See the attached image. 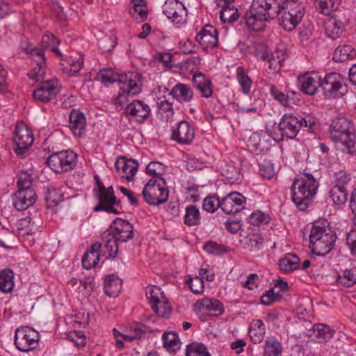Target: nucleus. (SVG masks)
Returning <instances> with one entry per match:
<instances>
[{
  "label": "nucleus",
  "mask_w": 356,
  "mask_h": 356,
  "mask_svg": "<svg viewBox=\"0 0 356 356\" xmlns=\"http://www.w3.org/2000/svg\"><path fill=\"white\" fill-rule=\"evenodd\" d=\"M116 45L115 39L106 37L98 40L99 47L104 51H111Z\"/></svg>",
  "instance_id": "nucleus-64"
},
{
  "label": "nucleus",
  "mask_w": 356,
  "mask_h": 356,
  "mask_svg": "<svg viewBox=\"0 0 356 356\" xmlns=\"http://www.w3.org/2000/svg\"><path fill=\"white\" fill-rule=\"evenodd\" d=\"M297 87L303 93L312 95V74L307 72L297 78Z\"/></svg>",
  "instance_id": "nucleus-48"
},
{
  "label": "nucleus",
  "mask_w": 356,
  "mask_h": 356,
  "mask_svg": "<svg viewBox=\"0 0 356 356\" xmlns=\"http://www.w3.org/2000/svg\"><path fill=\"white\" fill-rule=\"evenodd\" d=\"M334 333L327 325L317 323L313 325V341L317 343H325L329 341Z\"/></svg>",
  "instance_id": "nucleus-31"
},
{
  "label": "nucleus",
  "mask_w": 356,
  "mask_h": 356,
  "mask_svg": "<svg viewBox=\"0 0 356 356\" xmlns=\"http://www.w3.org/2000/svg\"><path fill=\"white\" fill-rule=\"evenodd\" d=\"M121 243L109 230L108 233L104 236L103 239V248L104 251L108 255L107 258H115L116 257L119 247L118 244Z\"/></svg>",
  "instance_id": "nucleus-32"
},
{
  "label": "nucleus",
  "mask_w": 356,
  "mask_h": 356,
  "mask_svg": "<svg viewBox=\"0 0 356 356\" xmlns=\"http://www.w3.org/2000/svg\"><path fill=\"white\" fill-rule=\"evenodd\" d=\"M150 113L149 106L140 100H134L126 107V113L134 117L140 123L147 119Z\"/></svg>",
  "instance_id": "nucleus-25"
},
{
  "label": "nucleus",
  "mask_w": 356,
  "mask_h": 356,
  "mask_svg": "<svg viewBox=\"0 0 356 356\" xmlns=\"http://www.w3.org/2000/svg\"><path fill=\"white\" fill-rule=\"evenodd\" d=\"M36 200L34 190L18 189L13 197V205L18 211H22L32 206Z\"/></svg>",
  "instance_id": "nucleus-23"
},
{
  "label": "nucleus",
  "mask_w": 356,
  "mask_h": 356,
  "mask_svg": "<svg viewBox=\"0 0 356 356\" xmlns=\"http://www.w3.org/2000/svg\"><path fill=\"white\" fill-rule=\"evenodd\" d=\"M146 296L152 307H155L156 304L165 296L161 289L156 286H149L146 288Z\"/></svg>",
  "instance_id": "nucleus-49"
},
{
  "label": "nucleus",
  "mask_w": 356,
  "mask_h": 356,
  "mask_svg": "<svg viewBox=\"0 0 356 356\" xmlns=\"http://www.w3.org/2000/svg\"><path fill=\"white\" fill-rule=\"evenodd\" d=\"M146 172L149 175H152L154 179L158 177H162L161 176L165 172V166L162 163L152 161L147 165Z\"/></svg>",
  "instance_id": "nucleus-56"
},
{
  "label": "nucleus",
  "mask_w": 356,
  "mask_h": 356,
  "mask_svg": "<svg viewBox=\"0 0 356 356\" xmlns=\"http://www.w3.org/2000/svg\"><path fill=\"white\" fill-rule=\"evenodd\" d=\"M204 250L209 254L213 255H220L226 251L222 245L213 241L207 242L204 245Z\"/></svg>",
  "instance_id": "nucleus-62"
},
{
  "label": "nucleus",
  "mask_w": 356,
  "mask_h": 356,
  "mask_svg": "<svg viewBox=\"0 0 356 356\" xmlns=\"http://www.w3.org/2000/svg\"><path fill=\"white\" fill-rule=\"evenodd\" d=\"M248 53L262 60L268 58L267 47L263 43H257L252 44V47H248Z\"/></svg>",
  "instance_id": "nucleus-58"
},
{
  "label": "nucleus",
  "mask_w": 356,
  "mask_h": 356,
  "mask_svg": "<svg viewBox=\"0 0 356 356\" xmlns=\"http://www.w3.org/2000/svg\"><path fill=\"white\" fill-rule=\"evenodd\" d=\"M115 168L120 176L129 181L133 180L138 170V163L134 159L122 157L115 162Z\"/></svg>",
  "instance_id": "nucleus-24"
},
{
  "label": "nucleus",
  "mask_w": 356,
  "mask_h": 356,
  "mask_svg": "<svg viewBox=\"0 0 356 356\" xmlns=\"http://www.w3.org/2000/svg\"><path fill=\"white\" fill-rule=\"evenodd\" d=\"M184 223L188 226H195L200 224L201 216L199 209L194 205L186 207L184 215Z\"/></svg>",
  "instance_id": "nucleus-41"
},
{
  "label": "nucleus",
  "mask_w": 356,
  "mask_h": 356,
  "mask_svg": "<svg viewBox=\"0 0 356 356\" xmlns=\"http://www.w3.org/2000/svg\"><path fill=\"white\" fill-rule=\"evenodd\" d=\"M327 231L313 233V254L325 256L333 249L337 237L333 231Z\"/></svg>",
  "instance_id": "nucleus-14"
},
{
  "label": "nucleus",
  "mask_w": 356,
  "mask_h": 356,
  "mask_svg": "<svg viewBox=\"0 0 356 356\" xmlns=\"http://www.w3.org/2000/svg\"><path fill=\"white\" fill-rule=\"evenodd\" d=\"M152 330L149 327L142 325L137 324L130 328L129 332L133 336V339H139L143 338L147 334L150 333Z\"/></svg>",
  "instance_id": "nucleus-60"
},
{
  "label": "nucleus",
  "mask_w": 356,
  "mask_h": 356,
  "mask_svg": "<svg viewBox=\"0 0 356 356\" xmlns=\"http://www.w3.org/2000/svg\"><path fill=\"white\" fill-rule=\"evenodd\" d=\"M194 137V129L186 120H181L172 129L171 138L179 144H189Z\"/></svg>",
  "instance_id": "nucleus-19"
},
{
  "label": "nucleus",
  "mask_w": 356,
  "mask_h": 356,
  "mask_svg": "<svg viewBox=\"0 0 356 356\" xmlns=\"http://www.w3.org/2000/svg\"><path fill=\"white\" fill-rule=\"evenodd\" d=\"M195 40L205 51L213 49L218 45V31L212 25L207 24L197 34Z\"/></svg>",
  "instance_id": "nucleus-20"
},
{
  "label": "nucleus",
  "mask_w": 356,
  "mask_h": 356,
  "mask_svg": "<svg viewBox=\"0 0 356 356\" xmlns=\"http://www.w3.org/2000/svg\"><path fill=\"white\" fill-rule=\"evenodd\" d=\"M187 283L194 293L200 294L204 291V282L200 277H195L187 280Z\"/></svg>",
  "instance_id": "nucleus-63"
},
{
  "label": "nucleus",
  "mask_w": 356,
  "mask_h": 356,
  "mask_svg": "<svg viewBox=\"0 0 356 356\" xmlns=\"http://www.w3.org/2000/svg\"><path fill=\"white\" fill-rule=\"evenodd\" d=\"M202 207L209 213H213L218 208L222 209L221 200L216 195H209L203 200Z\"/></svg>",
  "instance_id": "nucleus-52"
},
{
  "label": "nucleus",
  "mask_w": 356,
  "mask_h": 356,
  "mask_svg": "<svg viewBox=\"0 0 356 356\" xmlns=\"http://www.w3.org/2000/svg\"><path fill=\"white\" fill-rule=\"evenodd\" d=\"M282 353L280 342L275 339H268L265 341L263 356H280Z\"/></svg>",
  "instance_id": "nucleus-42"
},
{
  "label": "nucleus",
  "mask_w": 356,
  "mask_h": 356,
  "mask_svg": "<svg viewBox=\"0 0 356 356\" xmlns=\"http://www.w3.org/2000/svg\"><path fill=\"white\" fill-rule=\"evenodd\" d=\"M76 158V154L73 151H61L51 154L47 160V164L55 172H65L75 168Z\"/></svg>",
  "instance_id": "nucleus-9"
},
{
  "label": "nucleus",
  "mask_w": 356,
  "mask_h": 356,
  "mask_svg": "<svg viewBox=\"0 0 356 356\" xmlns=\"http://www.w3.org/2000/svg\"><path fill=\"white\" fill-rule=\"evenodd\" d=\"M163 13L176 24L184 23L186 16L185 6L177 0L166 1L163 5Z\"/></svg>",
  "instance_id": "nucleus-18"
},
{
  "label": "nucleus",
  "mask_w": 356,
  "mask_h": 356,
  "mask_svg": "<svg viewBox=\"0 0 356 356\" xmlns=\"http://www.w3.org/2000/svg\"><path fill=\"white\" fill-rule=\"evenodd\" d=\"M248 334L254 343H261L266 334V326L263 321L260 319L253 320L251 322Z\"/></svg>",
  "instance_id": "nucleus-33"
},
{
  "label": "nucleus",
  "mask_w": 356,
  "mask_h": 356,
  "mask_svg": "<svg viewBox=\"0 0 356 356\" xmlns=\"http://www.w3.org/2000/svg\"><path fill=\"white\" fill-rule=\"evenodd\" d=\"M194 86L200 92L202 97L209 98L213 95L211 81L202 72H196L193 75Z\"/></svg>",
  "instance_id": "nucleus-27"
},
{
  "label": "nucleus",
  "mask_w": 356,
  "mask_h": 356,
  "mask_svg": "<svg viewBox=\"0 0 356 356\" xmlns=\"http://www.w3.org/2000/svg\"><path fill=\"white\" fill-rule=\"evenodd\" d=\"M144 200L152 205L164 203L168 198V189L163 177L152 178L143 190Z\"/></svg>",
  "instance_id": "nucleus-7"
},
{
  "label": "nucleus",
  "mask_w": 356,
  "mask_h": 356,
  "mask_svg": "<svg viewBox=\"0 0 356 356\" xmlns=\"http://www.w3.org/2000/svg\"><path fill=\"white\" fill-rule=\"evenodd\" d=\"M14 273L9 268H5L0 273V290L3 293H10L14 288Z\"/></svg>",
  "instance_id": "nucleus-38"
},
{
  "label": "nucleus",
  "mask_w": 356,
  "mask_h": 356,
  "mask_svg": "<svg viewBox=\"0 0 356 356\" xmlns=\"http://www.w3.org/2000/svg\"><path fill=\"white\" fill-rule=\"evenodd\" d=\"M317 10L324 15L331 16L335 12H343L338 10L340 0H315Z\"/></svg>",
  "instance_id": "nucleus-34"
},
{
  "label": "nucleus",
  "mask_w": 356,
  "mask_h": 356,
  "mask_svg": "<svg viewBox=\"0 0 356 356\" xmlns=\"http://www.w3.org/2000/svg\"><path fill=\"white\" fill-rule=\"evenodd\" d=\"M32 181V173L28 172L27 170H22L18 175V179L17 181L18 189L33 190L31 188Z\"/></svg>",
  "instance_id": "nucleus-53"
},
{
  "label": "nucleus",
  "mask_w": 356,
  "mask_h": 356,
  "mask_svg": "<svg viewBox=\"0 0 356 356\" xmlns=\"http://www.w3.org/2000/svg\"><path fill=\"white\" fill-rule=\"evenodd\" d=\"M330 131L331 139L343 146V152L356 154V134L352 120L344 116L336 117L332 120Z\"/></svg>",
  "instance_id": "nucleus-3"
},
{
  "label": "nucleus",
  "mask_w": 356,
  "mask_h": 356,
  "mask_svg": "<svg viewBox=\"0 0 356 356\" xmlns=\"http://www.w3.org/2000/svg\"><path fill=\"white\" fill-rule=\"evenodd\" d=\"M60 41L52 34H45L42 38L41 45L42 49H49L58 56H62V54L58 49Z\"/></svg>",
  "instance_id": "nucleus-45"
},
{
  "label": "nucleus",
  "mask_w": 356,
  "mask_h": 356,
  "mask_svg": "<svg viewBox=\"0 0 356 356\" xmlns=\"http://www.w3.org/2000/svg\"><path fill=\"white\" fill-rule=\"evenodd\" d=\"M152 309L157 315L163 318H168L171 314L170 306L165 296L160 299Z\"/></svg>",
  "instance_id": "nucleus-55"
},
{
  "label": "nucleus",
  "mask_w": 356,
  "mask_h": 356,
  "mask_svg": "<svg viewBox=\"0 0 356 356\" xmlns=\"http://www.w3.org/2000/svg\"><path fill=\"white\" fill-rule=\"evenodd\" d=\"M97 197L99 200L98 204L94 208L95 211H104L107 213L118 214V211L115 208V205H118L120 201L114 194V190L112 186L106 188L99 180H97Z\"/></svg>",
  "instance_id": "nucleus-10"
},
{
  "label": "nucleus",
  "mask_w": 356,
  "mask_h": 356,
  "mask_svg": "<svg viewBox=\"0 0 356 356\" xmlns=\"http://www.w3.org/2000/svg\"><path fill=\"white\" fill-rule=\"evenodd\" d=\"M356 58V50L348 44L337 47L333 54V60L336 62H344Z\"/></svg>",
  "instance_id": "nucleus-36"
},
{
  "label": "nucleus",
  "mask_w": 356,
  "mask_h": 356,
  "mask_svg": "<svg viewBox=\"0 0 356 356\" xmlns=\"http://www.w3.org/2000/svg\"><path fill=\"white\" fill-rule=\"evenodd\" d=\"M158 106V112L163 120L168 122L172 119L175 112L172 103L167 100H162L159 103Z\"/></svg>",
  "instance_id": "nucleus-51"
},
{
  "label": "nucleus",
  "mask_w": 356,
  "mask_h": 356,
  "mask_svg": "<svg viewBox=\"0 0 356 356\" xmlns=\"http://www.w3.org/2000/svg\"><path fill=\"white\" fill-rule=\"evenodd\" d=\"M280 11V3L277 0H253L244 18L249 29L261 31L265 22L277 17Z\"/></svg>",
  "instance_id": "nucleus-2"
},
{
  "label": "nucleus",
  "mask_w": 356,
  "mask_h": 356,
  "mask_svg": "<svg viewBox=\"0 0 356 356\" xmlns=\"http://www.w3.org/2000/svg\"><path fill=\"white\" fill-rule=\"evenodd\" d=\"M122 289V280L114 275L106 277L104 280V290L109 297H116Z\"/></svg>",
  "instance_id": "nucleus-35"
},
{
  "label": "nucleus",
  "mask_w": 356,
  "mask_h": 356,
  "mask_svg": "<svg viewBox=\"0 0 356 356\" xmlns=\"http://www.w3.org/2000/svg\"><path fill=\"white\" fill-rule=\"evenodd\" d=\"M102 248L101 243H94L90 248L85 252L81 262L83 267L86 269H90L95 267L99 261V250Z\"/></svg>",
  "instance_id": "nucleus-29"
},
{
  "label": "nucleus",
  "mask_w": 356,
  "mask_h": 356,
  "mask_svg": "<svg viewBox=\"0 0 356 356\" xmlns=\"http://www.w3.org/2000/svg\"><path fill=\"white\" fill-rule=\"evenodd\" d=\"M330 193L334 204L339 207L344 205L348 200V190L346 188L333 186Z\"/></svg>",
  "instance_id": "nucleus-47"
},
{
  "label": "nucleus",
  "mask_w": 356,
  "mask_h": 356,
  "mask_svg": "<svg viewBox=\"0 0 356 356\" xmlns=\"http://www.w3.org/2000/svg\"><path fill=\"white\" fill-rule=\"evenodd\" d=\"M98 76L105 85L113 83L120 85V91L113 99V104L121 107L128 102V96H135L141 92V75L138 72H128L118 74L109 69H104L99 71Z\"/></svg>",
  "instance_id": "nucleus-1"
},
{
  "label": "nucleus",
  "mask_w": 356,
  "mask_h": 356,
  "mask_svg": "<svg viewBox=\"0 0 356 356\" xmlns=\"http://www.w3.org/2000/svg\"><path fill=\"white\" fill-rule=\"evenodd\" d=\"M121 243L128 241L133 238L134 227L127 220L116 218L108 229Z\"/></svg>",
  "instance_id": "nucleus-22"
},
{
  "label": "nucleus",
  "mask_w": 356,
  "mask_h": 356,
  "mask_svg": "<svg viewBox=\"0 0 356 356\" xmlns=\"http://www.w3.org/2000/svg\"><path fill=\"white\" fill-rule=\"evenodd\" d=\"M60 92V85L57 79L42 80L33 92V98L42 103H48L56 99Z\"/></svg>",
  "instance_id": "nucleus-12"
},
{
  "label": "nucleus",
  "mask_w": 356,
  "mask_h": 356,
  "mask_svg": "<svg viewBox=\"0 0 356 356\" xmlns=\"http://www.w3.org/2000/svg\"><path fill=\"white\" fill-rule=\"evenodd\" d=\"M222 211L226 214H234L245 205V197L238 192H231L221 200Z\"/></svg>",
  "instance_id": "nucleus-16"
},
{
  "label": "nucleus",
  "mask_w": 356,
  "mask_h": 356,
  "mask_svg": "<svg viewBox=\"0 0 356 356\" xmlns=\"http://www.w3.org/2000/svg\"><path fill=\"white\" fill-rule=\"evenodd\" d=\"M333 231L328 220L323 218H320L316 220L313 221V233L314 232H319V233H327L328 231Z\"/></svg>",
  "instance_id": "nucleus-61"
},
{
  "label": "nucleus",
  "mask_w": 356,
  "mask_h": 356,
  "mask_svg": "<svg viewBox=\"0 0 356 356\" xmlns=\"http://www.w3.org/2000/svg\"><path fill=\"white\" fill-rule=\"evenodd\" d=\"M303 7L296 0H285L280 3L278 20L286 31L295 29L303 17Z\"/></svg>",
  "instance_id": "nucleus-6"
},
{
  "label": "nucleus",
  "mask_w": 356,
  "mask_h": 356,
  "mask_svg": "<svg viewBox=\"0 0 356 356\" xmlns=\"http://www.w3.org/2000/svg\"><path fill=\"white\" fill-rule=\"evenodd\" d=\"M313 95L322 91L326 98H339L347 92L344 79L337 72H331L321 78L318 73L313 72Z\"/></svg>",
  "instance_id": "nucleus-4"
},
{
  "label": "nucleus",
  "mask_w": 356,
  "mask_h": 356,
  "mask_svg": "<svg viewBox=\"0 0 356 356\" xmlns=\"http://www.w3.org/2000/svg\"><path fill=\"white\" fill-rule=\"evenodd\" d=\"M299 258L294 254H287L279 261L280 269L284 273H291L298 268Z\"/></svg>",
  "instance_id": "nucleus-39"
},
{
  "label": "nucleus",
  "mask_w": 356,
  "mask_h": 356,
  "mask_svg": "<svg viewBox=\"0 0 356 356\" xmlns=\"http://www.w3.org/2000/svg\"><path fill=\"white\" fill-rule=\"evenodd\" d=\"M286 58V51L284 49H277L266 59L268 61V67L273 70H279L282 63Z\"/></svg>",
  "instance_id": "nucleus-44"
},
{
  "label": "nucleus",
  "mask_w": 356,
  "mask_h": 356,
  "mask_svg": "<svg viewBox=\"0 0 356 356\" xmlns=\"http://www.w3.org/2000/svg\"><path fill=\"white\" fill-rule=\"evenodd\" d=\"M69 127L74 135L81 136L86 128V118L84 114L79 110L73 109L69 116Z\"/></svg>",
  "instance_id": "nucleus-28"
},
{
  "label": "nucleus",
  "mask_w": 356,
  "mask_h": 356,
  "mask_svg": "<svg viewBox=\"0 0 356 356\" xmlns=\"http://www.w3.org/2000/svg\"><path fill=\"white\" fill-rule=\"evenodd\" d=\"M164 348L170 353H176L180 348V341L175 332H165L162 335Z\"/></svg>",
  "instance_id": "nucleus-37"
},
{
  "label": "nucleus",
  "mask_w": 356,
  "mask_h": 356,
  "mask_svg": "<svg viewBox=\"0 0 356 356\" xmlns=\"http://www.w3.org/2000/svg\"><path fill=\"white\" fill-rule=\"evenodd\" d=\"M264 238L257 234H250L243 241V246L249 251L259 250L263 247Z\"/></svg>",
  "instance_id": "nucleus-43"
},
{
  "label": "nucleus",
  "mask_w": 356,
  "mask_h": 356,
  "mask_svg": "<svg viewBox=\"0 0 356 356\" xmlns=\"http://www.w3.org/2000/svg\"><path fill=\"white\" fill-rule=\"evenodd\" d=\"M270 93L274 99L286 108L292 109L295 106L300 105V95L295 91H288L287 93H284L275 86L271 85Z\"/></svg>",
  "instance_id": "nucleus-17"
},
{
  "label": "nucleus",
  "mask_w": 356,
  "mask_h": 356,
  "mask_svg": "<svg viewBox=\"0 0 356 356\" xmlns=\"http://www.w3.org/2000/svg\"><path fill=\"white\" fill-rule=\"evenodd\" d=\"M170 95L179 102H190L194 95L192 88L181 83H177L172 88Z\"/></svg>",
  "instance_id": "nucleus-30"
},
{
  "label": "nucleus",
  "mask_w": 356,
  "mask_h": 356,
  "mask_svg": "<svg viewBox=\"0 0 356 356\" xmlns=\"http://www.w3.org/2000/svg\"><path fill=\"white\" fill-rule=\"evenodd\" d=\"M26 52L29 54L36 63V66L28 73L30 79H35L38 82H42L44 79V69L46 67L44 51L37 47H27Z\"/></svg>",
  "instance_id": "nucleus-15"
},
{
  "label": "nucleus",
  "mask_w": 356,
  "mask_h": 356,
  "mask_svg": "<svg viewBox=\"0 0 356 356\" xmlns=\"http://www.w3.org/2000/svg\"><path fill=\"white\" fill-rule=\"evenodd\" d=\"M278 130L282 136L293 138L300 130L299 120L291 114H284L278 124Z\"/></svg>",
  "instance_id": "nucleus-21"
},
{
  "label": "nucleus",
  "mask_w": 356,
  "mask_h": 356,
  "mask_svg": "<svg viewBox=\"0 0 356 356\" xmlns=\"http://www.w3.org/2000/svg\"><path fill=\"white\" fill-rule=\"evenodd\" d=\"M238 81L242 87L243 92L245 94H248L252 87V80L245 74L244 69L241 67H238L236 70Z\"/></svg>",
  "instance_id": "nucleus-54"
},
{
  "label": "nucleus",
  "mask_w": 356,
  "mask_h": 356,
  "mask_svg": "<svg viewBox=\"0 0 356 356\" xmlns=\"http://www.w3.org/2000/svg\"><path fill=\"white\" fill-rule=\"evenodd\" d=\"M34 140L33 135L24 123L15 127L13 141L15 144L14 151L19 158H24Z\"/></svg>",
  "instance_id": "nucleus-11"
},
{
  "label": "nucleus",
  "mask_w": 356,
  "mask_h": 356,
  "mask_svg": "<svg viewBox=\"0 0 356 356\" xmlns=\"http://www.w3.org/2000/svg\"><path fill=\"white\" fill-rule=\"evenodd\" d=\"M259 174L264 179L273 178L275 175L274 164L270 161H264L259 164Z\"/></svg>",
  "instance_id": "nucleus-57"
},
{
  "label": "nucleus",
  "mask_w": 356,
  "mask_h": 356,
  "mask_svg": "<svg viewBox=\"0 0 356 356\" xmlns=\"http://www.w3.org/2000/svg\"><path fill=\"white\" fill-rule=\"evenodd\" d=\"M195 310L207 311L212 316H220L224 312V305L220 300L215 298H204L195 304Z\"/></svg>",
  "instance_id": "nucleus-26"
},
{
  "label": "nucleus",
  "mask_w": 356,
  "mask_h": 356,
  "mask_svg": "<svg viewBox=\"0 0 356 356\" xmlns=\"http://www.w3.org/2000/svg\"><path fill=\"white\" fill-rule=\"evenodd\" d=\"M40 338V335L35 330L22 326L15 330L14 342L19 351L28 353L38 346Z\"/></svg>",
  "instance_id": "nucleus-8"
},
{
  "label": "nucleus",
  "mask_w": 356,
  "mask_h": 356,
  "mask_svg": "<svg viewBox=\"0 0 356 356\" xmlns=\"http://www.w3.org/2000/svg\"><path fill=\"white\" fill-rule=\"evenodd\" d=\"M291 199L300 211L306 210L312 202V173L302 172L291 186Z\"/></svg>",
  "instance_id": "nucleus-5"
},
{
  "label": "nucleus",
  "mask_w": 356,
  "mask_h": 356,
  "mask_svg": "<svg viewBox=\"0 0 356 356\" xmlns=\"http://www.w3.org/2000/svg\"><path fill=\"white\" fill-rule=\"evenodd\" d=\"M337 282L338 284L346 287L353 286L356 284V268L347 269L342 275H339Z\"/></svg>",
  "instance_id": "nucleus-46"
},
{
  "label": "nucleus",
  "mask_w": 356,
  "mask_h": 356,
  "mask_svg": "<svg viewBox=\"0 0 356 356\" xmlns=\"http://www.w3.org/2000/svg\"><path fill=\"white\" fill-rule=\"evenodd\" d=\"M186 356H210V355L204 345L191 343L187 346Z\"/></svg>",
  "instance_id": "nucleus-59"
},
{
  "label": "nucleus",
  "mask_w": 356,
  "mask_h": 356,
  "mask_svg": "<svg viewBox=\"0 0 356 356\" xmlns=\"http://www.w3.org/2000/svg\"><path fill=\"white\" fill-rule=\"evenodd\" d=\"M239 17L238 9L230 3H226L220 13V19L222 23H233Z\"/></svg>",
  "instance_id": "nucleus-40"
},
{
  "label": "nucleus",
  "mask_w": 356,
  "mask_h": 356,
  "mask_svg": "<svg viewBox=\"0 0 356 356\" xmlns=\"http://www.w3.org/2000/svg\"><path fill=\"white\" fill-rule=\"evenodd\" d=\"M270 216L261 211H255L252 212L248 218L250 224L254 226H261L268 224L270 221Z\"/></svg>",
  "instance_id": "nucleus-50"
},
{
  "label": "nucleus",
  "mask_w": 356,
  "mask_h": 356,
  "mask_svg": "<svg viewBox=\"0 0 356 356\" xmlns=\"http://www.w3.org/2000/svg\"><path fill=\"white\" fill-rule=\"evenodd\" d=\"M348 22L349 18L344 11L334 13L324 22L325 34L332 40L340 38Z\"/></svg>",
  "instance_id": "nucleus-13"
}]
</instances>
